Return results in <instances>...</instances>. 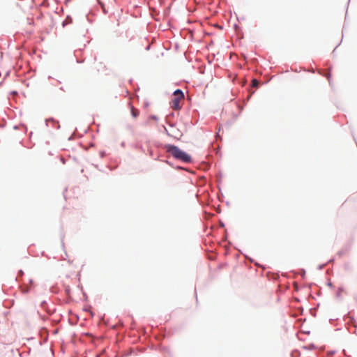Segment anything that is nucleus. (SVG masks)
Segmentation results:
<instances>
[{
  "instance_id": "f257e3e1",
  "label": "nucleus",
  "mask_w": 357,
  "mask_h": 357,
  "mask_svg": "<svg viewBox=\"0 0 357 357\" xmlns=\"http://www.w3.org/2000/svg\"><path fill=\"white\" fill-rule=\"evenodd\" d=\"M165 148L167 152L171 154L176 159L180 160L185 162H191V157L184 151H181L177 146L168 144L166 145Z\"/></svg>"
},
{
  "instance_id": "f03ea898",
  "label": "nucleus",
  "mask_w": 357,
  "mask_h": 357,
  "mask_svg": "<svg viewBox=\"0 0 357 357\" xmlns=\"http://www.w3.org/2000/svg\"><path fill=\"white\" fill-rule=\"evenodd\" d=\"M174 98L172 101V107L174 109L176 110V109H180L179 102H180V100L183 99L184 95L181 90L177 89L174 91Z\"/></svg>"
},
{
  "instance_id": "7ed1b4c3",
  "label": "nucleus",
  "mask_w": 357,
  "mask_h": 357,
  "mask_svg": "<svg viewBox=\"0 0 357 357\" xmlns=\"http://www.w3.org/2000/svg\"><path fill=\"white\" fill-rule=\"evenodd\" d=\"M130 110H131V114H132V116L133 118H137L139 114V112L138 109H135V107H130Z\"/></svg>"
},
{
  "instance_id": "20e7f679",
  "label": "nucleus",
  "mask_w": 357,
  "mask_h": 357,
  "mask_svg": "<svg viewBox=\"0 0 357 357\" xmlns=\"http://www.w3.org/2000/svg\"><path fill=\"white\" fill-rule=\"evenodd\" d=\"M259 84V82L256 79H253L252 80V86L254 87H257Z\"/></svg>"
}]
</instances>
